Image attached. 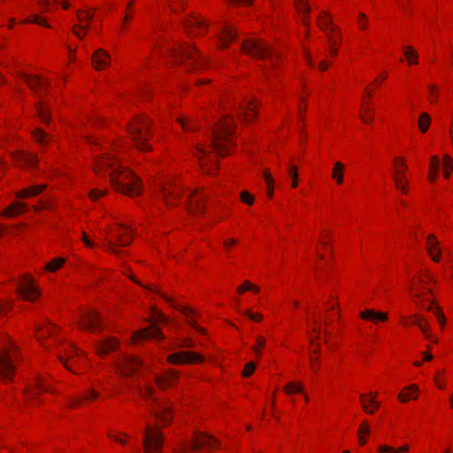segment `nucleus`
Returning <instances> with one entry per match:
<instances>
[{"label": "nucleus", "mask_w": 453, "mask_h": 453, "mask_svg": "<svg viewBox=\"0 0 453 453\" xmlns=\"http://www.w3.org/2000/svg\"><path fill=\"white\" fill-rule=\"evenodd\" d=\"M99 167L111 169V182L118 191L130 196L141 194L142 186L140 180L133 172L119 165L111 156L107 155L98 162L96 166L97 172Z\"/></svg>", "instance_id": "1"}, {"label": "nucleus", "mask_w": 453, "mask_h": 453, "mask_svg": "<svg viewBox=\"0 0 453 453\" xmlns=\"http://www.w3.org/2000/svg\"><path fill=\"white\" fill-rule=\"evenodd\" d=\"M234 127V119L230 114L225 115L217 123L210 126L211 145L219 156L223 157L230 152Z\"/></svg>", "instance_id": "2"}, {"label": "nucleus", "mask_w": 453, "mask_h": 453, "mask_svg": "<svg viewBox=\"0 0 453 453\" xmlns=\"http://www.w3.org/2000/svg\"><path fill=\"white\" fill-rule=\"evenodd\" d=\"M138 391L142 397L152 402V404L149 406V409L157 420L162 423L163 426L169 424L172 418L170 404L154 397L155 389L150 385L139 387Z\"/></svg>", "instance_id": "3"}, {"label": "nucleus", "mask_w": 453, "mask_h": 453, "mask_svg": "<svg viewBox=\"0 0 453 453\" xmlns=\"http://www.w3.org/2000/svg\"><path fill=\"white\" fill-rule=\"evenodd\" d=\"M128 132L135 144L142 151L151 150L150 144L147 143V136L150 134V119L147 118H139L134 119L128 126Z\"/></svg>", "instance_id": "4"}, {"label": "nucleus", "mask_w": 453, "mask_h": 453, "mask_svg": "<svg viewBox=\"0 0 453 453\" xmlns=\"http://www.w3.org/2000/svg\"><path fill=\"white\" fill-rule=\"evenodd\" d=\"M242 50L254 58L269 59L271 65L274 66V57L273 50L264 42L258 39H248L242 44Z\"/></svg>", "instance_id": "5"}, {"label": "nucleus", "mask_w": 453, "mask_h": 453, "mask_svg": "<svg viewBox=\"0 0 453 453\" xmlns=\"http://www.w3.org/2000/svg\"><path fill=\"white\" fill-rule=\"evenodd\" d=\"M219 444V441L211 435L197 433L191 442L180 443L174 453H195L203 448L213 449Z\"/></svg>", "instance_id": "6"}, {"label": "nucleus", "mask_w": 453, "mask_h": 453, "mask_svg": "<svg viewBox=\"0 0 453 453\" xmlns=\"http://www.w3.org/2000/svg\"><path fill=\"white\" fill-rule=\"evenodd\" d=\"M173 56L178 62L190 61V65L194 69L203 68L206 65L205 58L193 45L186 44L180 46L173 52Z\"/></svg>", "instance_id": "7"}, {"label": "nucleus", "mask_w": 453, "mask_h": 453, "mask_svg": "<svg viewBox=\"0 0 453 453\" xmlns=\"http://www.w3.org/2000/svg\"><path fill=\"white\" fill-rule=\"evenodd\" d=\"M12 344L8 338L0 346V380H12L15 372L14 361L12 355Z\"/></svg>", "instance_id": "8"}, {"label": "nucleus", "mask_w": 453, "mask_h": 453, "mask_svg": "<svg viewBox=\"0 0 453 453\" xmlns=\"http://www.w3.org/2000/svg\"><path fill=\"white\" fill-rule=\"evenodd\" d=\"M164 436L158 427L147 424L143 432L142 445L145 453H159Z\"/></svg>", "instance_id": "9"}, {"label": "nucleus", "mask_w": 453, "mask_h": 453, "mask_svg": "<svg viewBox=\"0 0 453 453\" xmlns=\"http://www.w3.org/2000/svg\"><path fill=\"white\" fill-rule=\"evenodd\" d=\"M129 278L134 281L135 283L141 285L143 287V285L138 280H136L134 277L133 276H129ZM144 288L150 289V291H153V292H156V293H158L163 298H165L173 307L178 309L180 311H181L184 315H186L187 317V319H188V323L192 326L194 327L197 332L201 333V334H203L204 333V329L201 326H199L198 325H196L194 321H193V319H192V315H196V311H194L193 309H191L190 307H187V306H183V307H178L174 304L173 301L167 297L166 296H165L164 294L162 293H159L157 290L154 289L152 288V286H144Z\"/></svg>", "instance_id": "10"}, {"label": "nucleus", "mask_w": 453, "mask_h": 453, "mask_svg": "<svg viewBox=\"0 0 453 453\" xmlns=\"http://www.w3.org/2000/svg\"><path fill=\"white\" fill-rule=\"evenodd\" d=\"M168 361L174 365H189L195 363H202L203 357L194 351H177L168 356Z\"/></svg>", "instance_id": "11"}, {"label": "nucleus", "mask_w": 453, "mask_h": 453, "mask_svg": "<svg viewBox=\"0 0 453 453\" xmlns=\"http://www.w3.org/2000/svg\"><path fill=\"white\" fill-rule=\"evenodd\" d=\"M101 323V316L96 311H86L81 313L79 324L82 328L93 332L100 331L103 328Z\"/></svg>", "instance_id": "12"}, {"label": "nucleus", "mask_w": 453, "mask_h": 453, "mask_svg": "<svg viewBox=\"0 0 453 453\" xmlns=\"http://www.w3.org/2000/svg\"><path fill=\"white\" fill-rule=\"evenodd\" d=\"M19 295L27 301H34L39 296V290L32 278L26 276L18 286Z\"/></svg>", "instance_id": "13"}, {"label": "nucleus", "mask_w": 453, "mask_h": 453, "mask_svg": "<svg viewBox=\"0 0 453 453\" xmlns=\"http://www.w3.org/2000/svg\"><path fill=\"white\" fill-rule=\"evenodd\" d=\"M142 365V362L136 357L123 356L118 363V369L123 375H128L137 371Z\"/></svg>", "instance_id": "14"}, {"label": "nucleus", "mask_w": 453, "mask_h": 453, "mask_svg": "<svg viewBox=\"0 0 453 453\" xmlns=\"http://www.w3.org/2000/svg\"><path fill=\"white\" fill-rule=\"evenodd\" d=\"M185 27L188 34L200 35L205 31L207 25L205 21L198 16H191L184 22Z\"/></svg>", "instance_id": "15"}, {"label": "nucleus", "mask_w": 453, "mask_h": 453, "mask_svg": "<svg viewBox=\"0 0 453 453\" xmlns=\"http://www.w3.org/2000/svg\"><path fill=\"white\" fill-rule=\"evenodd\" d=\"M133 339L134 341L145 339H163V334L156 326V324H152L149 327L135 332L133 335Z\"/></svg>", "instance_id": "16"}, {"label": "nucleus", "mask_w": 453, "mask_h": 453, "mask_svg": "<svg viewBox=\"0 0 453 453\" xmlns=\"http://www.w3.org/2000/svg\"><path fill=\"white\" fill-rule=\"evenodd\" d=\"M111 233L119 246H127L132 242L133 236L127 226L124 225H119V229L111 230Z\"/></svg>", "instance_id": "17"}, {"label": "nucleus", "mask_w": 453, "mask_h": 453, "mask_svg": "<svg viewBox=\"0 0 453 453\" xmlns=\"http://www.w3.org/2000/svg\"><path fill=\"white\" fill-rule=\"evenodd\" d=\"M111 57L109 53L102 49L96 50L92 56V62L96 70L105 68L110 65Z\"/></svg>", "instance_id": "18"}, {"label": "nucleus", "mask_w": 453, "mask_h": 453, "mask_svg": "<svg viewBox=\"0 0 453 453\" xmlns=\"http://www.w3.org/2000/svg\"><path fill=\"white\" fill-rule=\"evenodd\" d=\"M204 200V196L199 195L197 191L192 194L191 197L188 201V210L191 213L198 214L203 211V202Z\"/></svg>", "instance_id": "19"}, {"label": "nucleus", "mask_w": 453, "mask_h": 453, "mask_svg": "<svg viewBox=\"0 0 453 453\" xmlns=\"http://www.w3.org/2000/svg\"><path fill=\"white\" fill-rule=\"evenodd\" d=\"M239 113L246 121H251L257 114V105L253 100L247 101L246 106L239 107Z\"/></svg>", "instance_id": "20"}, {"label": "nucleus", "mask_w": 453, "mask_h": 453, "mask_svg": "<svg viewBox=\"0 0 453 453\" xmlns=\"http://www.w3.org/2000/svg\"><path fill=\"white\" fill-rule=\"evenodd\" d=\"M37 157L33 154L20 153L16 157V162L19 166L34 168L37 164Z\"/></svg>", "instance_id": "21"}, {"label": "nucleus", "mask_w": 453, "mask_h": 453, "mask_svg": "<svg viewBox=\"0 0 453 453\" xmlns=\"http://www.w3.org/2000/svg\"><path fill=\"white\" fill-rule=\"evenodd\" d=\"M235 38V32L234 28L228 25H224L220 30V44L222 48H225L234 41Z\"/></svg>", "instance_id": "22"}, {"label": "nucleus", "mask_w": 453, "mask_h": 453, "mask_svg": "<svg viewBox=\"0 0 453 453\" xmlns=\"http://www.w3.org/2000/svg\"><path fill=\"white\" fill-rule=\"evenodd\" d=\"M179 376V373L175 370H171L167 372L164 376H157L156 378V382L159 388H165L169 387L172 381L175 380Z\"/></svg>", "instance_id": "23"}, {"label": "nucleus", "mask_w": 453, "mask_h": 453, "mask_svg": "<svg viewBox=\"0 0 453 453\" xmlns=\"http://www.w3.org/2000/svg\"><path fill=\"white\" fill-rule=\"evenodd\" d=\"M439 242L434 234L427 236V251L434 261H439L440 249L438 248Z\"/></svg>", "instance_id": "24"}, {"label": "nucleus", "mask_w": 453, "mask_h": 453, "mask_svg": "<svg viewBox=\"0 0 453 453\" xmlns=\"http://www.w3.org/2000/svg\"><path fill=\"white\" fill-rule=\"evenodd\" d=\"M161 195L165 203L170 205L172 204L171 199H177L180 196V192L175 188L167 184L161 187Z\"/></svg>", "instance_id": "25"}, {"label": "nucleus", "mask_w": 453, "mask_h": 453, "mask_svg": "<svg viewBox=\"0 0 453 453\" xmlns=\"http://www.w3.org/2000/svg\"><path fill=\"white\" fill-rule=\"evenodd\" d=\"M360 317L364 319H371L373 321H386L388 319L386 313L381 311H375L370 309L361 311Z\"/></svg>", "instance_id": "26"}, {"label": "nucleus", "mask_w": 453, "mask_h": 453, "mask_svg": "<svg viewBox=\"0 0 453 453\" xmlns=\"http://www.w3.org/2000/svg\"><path fill=\"white\" fill-rule=\"evenodd\" d=\"M46 187H47L46 184H37V185L31 186V187L20 191L18 194V197L22 198V197L35 196L41 194L46 188Z\"/></svg>", "instance_id": "27"}, {"label": "nucleus", "mask_w": 453, "mask_h": 453, "mask_svg": "<svg viewBox=\"0 0 453 453\" xmlns=\"http://www.w3.org/2000/svg\"><path fill=\"white\" fill-rule=\"evenodd\" d=\"M39 391H50V388L44 384L42 379L37 378L35 381V388L27 389L26 392V397L27 400L32 401L37 395Z\"/></svg>", "instance_id": "28"}, {"label": "nucleus", "mask_w": 453, "mask_h": 453, "mask_svg": "<svg viewBox=\"0 0 453 453\" xmlns=\"http://www.w3.org/2000/svg\"><path fill=\"white\" fill-rule=\"evenodd\" d=\"M118 344V342L114 339H106L100 342L97 348V351L100 355H106L108 352L114 350Z\"/></svg>", "instance_id": "29"}, {"label": "nucleus", "mask_w": 453, "mask_h": 453, "mask_svg": "<svg viewBox=\"0 0 453 453\" xmlns=\"http://www.w3.org/2000/svg\"><path fill=\"white\" fill-rule=\"evenodd\" d=\"M27 208V204L22 202H17L10 205L4 212L7 217H13L22 213Z\"/></svg>", "instance_id": "30"}, {"label": "nucleus", "mask_w": 453, "mask_h": 453, "mask_svg": "<svg viewBox=\"0 0 453 453\" xmlns=\"http://www.w3.org/2000/svg\"><path fill=\"white\" fill-rule=\"evenodd\" d=\"M25 82L35 91H37L43 86V81L40 76H30L28 74H23Z\"/></svg>", "instance_id": "31"}, {"label": "nucleus", "mask_w": 453, "mask_h": 453, "mask_svg": "<svg viewBox=\"0 0 453 453\" xmlns=\"http://www.w3.org/2000/svg\"><path fill=\"white\" fill-rule=\"evenodd\" d=\"M33 136L35 140L42 146H46L51 139L47 133L39 128L34 130Z\"/></svg>", "instance_id": "32"}, {"label": "nucleus", "mask_w": 453, "mask_h": 453, "mask_svg": "<svg viewBox=\"0 0 453 453\" xmlns=\"http://www.w3.org/2000/svg\"><path fill=\"white\" fill-rule=\"evenodd\" d=\"M343 171L344 165L341 162H336L333 169L332 178L335 180L338 184H342L343 181Z\"/></svg>", "instance_id": "33"}, {"label": "nucleus", "mask_w": 453, "mask_h": 453, "mask_svg": "<svg viewBox=\"0 0 453 453\" xmlns=\"http://www.w3.org/2000/svg\"><path fill=\"white\" fill-rule=\"evenodd\" d=\"M375 397V395H373ZM360 399L362 401L363 404V410L367 413H373L375 410H377L380 407V403L374 400V398H372L369 402L371 403V406L367 405L365 403V395H360Z\"/></svg>", "instance_id": "34"}, {"label": "nucleus", "mask_w": 453, "mask_h": 453, "mask_svg": "<svg viewBox=\"0 0 453 453\" xmlns=\"http://www.w3.org/2000/svg\"><path fill=\"white\" fill-rule=\"evenodd\" d=\"M37 113L42 121L50 123V109L44 103H40L37 108Z\"/></svg>", "instance_id": "35"}, {"label": "nucleus", "mask_w": 453, "mask_h": 453, "mask_svg": "<svg viewBox=\"0 0 453 453\" xmlns=\"http://www.w3.org/2000/svg\"><path fill=\"white\" fill-rule=\"evenodd\" d=\"M325 15L326 16V18L325 19H322L321 16L319 17V27L326 32L328 30H331L332 32L336 31L337 28L332 27V19H331L329 14L325 13Z\"/></svg>", "instance_id": "36"}, {"label": "nucleus", "mask_w": 453, "mask_h": 453, "mask_svg": "<svg viewBox=\"0 0 453 453\" xmlns=\"http://www.w3.org/2000/svg\"><path fill=\"white\" fill-rule=\"evenodd\" d=\"M394 181H395V188L399 191H401L403 194L407 193V187H408L409 181L406 179V177L394 176Z\"/></svg>", "instance_id": "37"}, {"label": "nucleus", "mask_w": 453, "mask_h": 453, "mask_svg": "<svg viewBox=\"0 0 453 453\" xmlns=\"http://www.w3.org/2000/svg\"><path fill=\"white\" fill-rule=\"evenodd\" d=\"M404 56L406 57L409 65L417 64L418 53L411 46H406L404 48Z\"/></svg>", "instance_id": "38"}, {"label": "nucleus", "mask_w": 453, "mask_h": 453, "mask_svg": "<svg viewBox=\"0 0 453 453\" xmlns=\"http://www.w3.org/2000/svg\"><path fill=\"white\" fill-rule=\"evenodd\" d=\"M88 27V23L84 25L83 22H81L79 25H74L73 27V32L79 39H83Z\"/></svg>", "instance_id": "39"}, {"label": "nucleus", "mask_w": 453, "mask_h": 453, "mask_svg": "<svg viewBox=\"0 0 453 453\" xmlns=\"http://www.w3.org/2000/svg\"><path fill=\"white\" fill-rule=\"evenodd\" d=\"M415 319H416V320H415V321H413V324L418 325V326L419 327V329L422 331V333L426 335V337L428 340H430V341H432V342H437V339H436V338L432 337V336L428 334V331H427L428 329H427L426 325H424V324H423V322H422L423 319H422L421 317L418 316V315H415Z\"/></svg>", "instance_id": "40"}, {"label": "nucleus", "mask_w": 453, "mask_h": 453, "mask_svg": "<svg viewBox=\"0 0 453 453\" xmlns=\"http://www.w3.org/2000/svg\"><path fill=\"white\" fill-rule=\"evenodd\" d=\"M284 391L288 395L293 393H303V387L300 383L289 382L284 387Z\"/></svg>", "instance_id": "41"}, {"label": "nucleus", "mask_w": 453, "mask_h": 453, "mask_svg": "<svg viewBox=\"0 0 453 453\" xmlns=\"http://www.w3.org/2000/svg\"><path fill=\"white\" fill-rule=\"evenodd\" d=\"M65 263V258L56 257L46 265L45 269L49 272H55L60 268Z\"/></svg>", "instance_id": "42"}, {"label": "nucleus", "mask_w": 453, "mask_h": 453, "mask_svg": "<svg viewBox=\"0 0 453 453\" xmlns=\"http://www.w3.org/2000/svg\"><path fill=\"white\" fill-rule=\"evenodd\" d=\"M430 117L427 113H422L418 119V127L422 133H425L427 131L429 126H430Z\"/></svg>", "instance_id": "43"}, {"label": "nucleus", "mask_w": 453, "mask_h": 453, "mask_svg": "<svg viewBox=\"0 0 453 453\" xmlns=\"http://www.w3.org/2000/svg\"><path fill=\"white\" fill-rule=\"evenodd\" d=\"M409 391L416 393L418 391V387L416 385H411L401 392L398 395V398L401 402H407L412 397Z\"/></svg>", "instance_id": "44"}, {"label": "nucleus", "mask_w": 453, "mask_h": 453, "mask_svg": "<svg viewBox=\"0 0 453 453\" xmlns=\"http://www.w3.org/2000/svg\"><path fill=\"white\" fill-rule=\"evenodd\" d=\"M179 123L185 131H196L199 128V124L193 121H188L182 118L178 119Z\"/></svg>", "instance_id": "45"}, {"label": "nucleus", "mask_w": 453, "mask_h": 453, "mask_svg": "<svg viewBox=\"0 0 453 453\" xmlns=\"http://www.w3.org/2000/svg\"><path fill=\"white\" fill-rule=\"evenodd\" d=\"M265 344V339L262 336H257L256 340V345L251 347V350L255 353L257 357H261L260 349Z\"/></svg>", "instance_id": "46"}, {"label": "nucleus", "mask_w": 453, "mask_h": 453, "mask_svg": "<svg viewBox=\"0 0 453 453\" xmlns=\"http://www.w3.org/2000/svg\"><path fill=\"white\" fill-rule=\"evenodd\" d=\"M296 5L298 12L300 14H309L310 13V6L307 3V0H295Z\"/></svg>", "instance_id": "47"}, {"label": "nucleus", "mask_w": 453, "mask_h": 453, "mask_svg": "<svg viewBox=\"0 0 453 453\" xmlns=\"http://www.w3.org/2000/svg\"><path fill=\"white\" fill-rule=\"evenodd\" d=\"M264 178L265 180L266 185H267V194L269 197H272L273 195V179L271 176V174L268 173V171H265L264 173Z\"/></svg>", "instance_id": "48"}, {"label": "nucleus", "mask_w": 453, "mask_h": 453, "mask_svg": "<svg viewBox=\"0 0 453 453\" xmlns=\"http://www.w3.org/2000/svg\"><path fill=\"white\" fill-rule=\"evenodd\" d=\"M106 242V250L117 256H120L121 251L118 249V244L115 243L112 240L105 238Z\"/></svg>", "instance_id": "49"}, {"label": "nucleus", "mask_w": 453, "mask_h": 453, "mask_svg": "<svg viewBox=\"0 0 453 453\" xmlns=\"http://www.w3.org/2000/svg\"><path fill=\"white\" fill-rule=\"evenodd\" d=\"M443 165H444V175L446 178H449V171L451 169H453V161L449 156H448V155L444 156Z\"/></svg>", "instance_id": "50"}, {"label": "nucleus", "mask_w": 453, "mask_h": 453, "mask_svg": "<svg viewBox=\"0 0 453 453\" xmlns=\"http://www.w3.org/2000/svg\"><path fill=\"white\" fill-rule=\"evenodd\" d=\"M395 162L399 163L401 165L398 169L395 170V173L394 176L405 177L404 174L407 170V165L403 163V159L400 157H396Z\"/></svg>", "instance_id": "51"}, {"label": "nucleus", "mask_w": 453, "mask_h": 453, "mask_svg": "<svg viewBox=\"0 0 453 453\" xmlns=\"http://www.w3.org/2000/svg\"><path fill=\"white\" fill-rule=\"evenodd\" d=\"M27 22H29V23H35V24H38V25H41V26H44V27H50V25L48 23H46V21L44 20L43 18L38 16V15H32L29 17V19L27 20Z\"/></svg>", "instance_id": "52"}, {"label": "nucleus", "mask_w": 453, "mask_h": 453, "mask_svg": "<svg viewBox=\"0 0 453 453\" xmlns=\"http://www.w3.org/2000/svg\"><path fill=\"white\" fill-rule=\"evenodd\" d=\"M77 16H78L80 23H81L83 21L89 22L92 19L93 13L85 12L83 11H78Z\"/></svg>", "instance_id": "53"}, {"label": "nucleus", "mask_w": 453, "mask_h": 453, "mask_svg": "<svg viewBox=\"0 0 453 453\" xmlns=\"http://www.w3.org/2000/svg\"><path fill=\"white\" fill-rule=\"evenodd\" d=\"M256 369V365L253 362H249L246 364L245 368L242 372V376L248 377L253 373Z\"/></svg>", "instance_id": "54"}, {"label": "nucleus", "mask_w": 453, "mask_h": 453, "mask_svg": "<svg viewBox=\"0 0 453 453\" xmlns=\"http://www.w3.org/2000/svg\"><path fill=\"white\" fill-rule=\"evenodd\" d=\"M427 310L429 311H433L435 314V316L437 317V319L438 321L443 325L445 323V318L442 314V312L441 311V310L438 308V307H435L434 310V307L432 305H430Z\"/></svg>", "instance_id": "55"}, {"label": "nucleus", "mask_w": 453, "mask_h": 453, "mask_svg": "<svg viewBox=\"0 0 453 453\" xmlns=\"http://www.w3.org/2000/svg\"><path fill=\"white\" fill-rule=\"evenodd\" d=\"M240 197L243 203L247 204H252L254 201L253 196H251L248 191H243L241 193Z\"/></svg>", "instance_id": "56"}, {"label": "nucleus", "mask_w": 453, "mask_h": 453, "mask_svg": "<svg viewBox=\"0 0 453 453\" xmlns=\"http://www.w3.org/2000/svg\"><path fill=\"white\" fill-rule=\"evenodd\" d=\"M243 314H244L247 318H249V319H252V320H254V321H261V320L263 319V316H262V314H260V313H253V312H251L250 310L245 311L243 312Z\"/></svg>", "instance_id": "57"}, {"label": "nucleus", "mask_w": 453, "mask_h": 453, "mask_svg": "<svg viewBox=\"0 0 453 453\" xmlns=\"http://www.w3.org/2000/svg\"><path fill=\"white\" fill-rule=\"evenodd\" d=\"M289 170H290V173L292 174V179H293V180H292V187L293 188H296L297 185H298L297 168L296 166H291Z\"/></svg>", "instance_id": "58"}, {"label": "nucleus", "mask_w": 453, "mask_h": 453, "mask_svg": "<svg viewBox=\"0 0 453 453\" xmlns=\"http://www.w3.org/2000/svg\"><path fill=\"white\" fill-rule=\"evenodd\" d=\"M106 194V191H102L98 189H93L89 193V197L91 200H96L98 197L103 196Z\"/></svg>", "instance_id": "59"}, {"label": "nucleus", "mask_w": 453, "mask_h": 453, "mask_svg": "<svg viewBox=\"0 0 453 453\" xmlns=\"http://www.w3.org/2000/svg\"><path fill=\"white\" fill-rule=\"evenodd\" d=\"M54 330H55V326H50V325L45 326V328L40 329V331L42 333V335L43 334L45 336H51V335H53Z\"/></svg>", "instance_id": "60"}, {"label": "nucleus", "mask_w": 453, "mask_h": 453, "mask_svg": "<svg viewBox=\"0 0 453 453\" xmlns=\"http://www.w3.org/2000/svg\"><path fill=\"white\" fill-rule=\"evenodd\" d=\"M50 3V0H39L38 4L40 5L42 12H50V7H49Z\"/></svg>", "instance_id": "61"}, {"label": "nucleus", "mask_w": 453, "mask_h": 453, "mask_svg": "<svg viewBox=\"0 0 453 453\" xmlns=\"http://www.w3.org/2000/svg\"><path fill=\"white\" fill-rule=\"evenodd\" d=\"M370 432V427H369V425L366 421H364L361 425H360V427L358 429V434H368Z\"/></svg>", "instance_id": "62"}, {"label": "nucleus", "mask_w": 453, "mask_h": 453, "mask_svg": "<svg viewBox=\"0 0 453 453\" xmlns=\"http://www.w3.org/2000/svg\"><path fill=\"white\" fill-rule=\"evenodd\" d=\"M438 169H439V159L437 157L434 156V157H432V159H431L430 170H432L434 172H437Z\"/></svg>", "instance_id": "63"}, {"label": "nucleus", "mask_w": 453, "mask_h": 453, "mask_svg": "<svg viewBox=\"0 0 453 453\" xmlns=\"http://www.w3.org/2000/svg\"><path fill=\"white\" fill-rule=\"evenodd\" d=\"M251 288V283L248 280L244 281L243 285L237 288V292L242 294Z\"/></svg>", "instance_id": "64"}]
</instances>
